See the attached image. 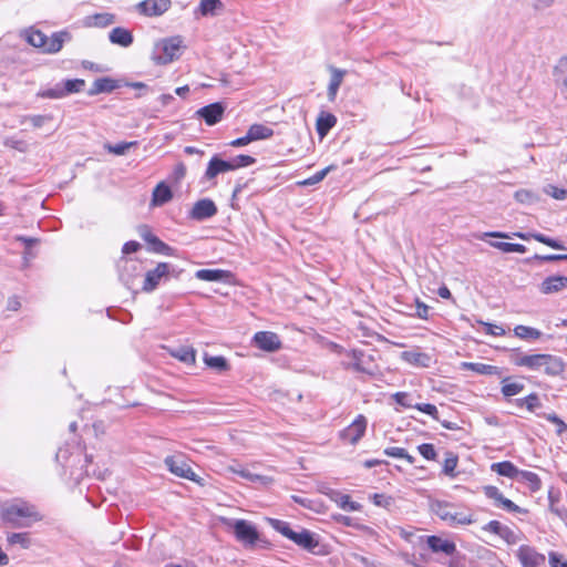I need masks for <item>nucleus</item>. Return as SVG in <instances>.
I'll return each instance as SVG.
<instances>
[{
  "label": "nucleus",
  "instance_id": "1",
  "mask_svg": "<svg viewBox=\"0 0 567 567\" xmlns=\"http://www.w3.org/2000/svg\"><path fill=\"white\" fill-rule=\"evenodd\" d=\"M269 523L275 530L293 542L302 549L315 555L327 554L324 546L320 544L319 539L310 530L305 528H301L298 532L293 530L287 522L275 518H270Z\"/></svg>",
  "mask_w": 567,
  "mask_h": 567
},
{
  "label": "nucleus",
  "instance_id": "2",
  "mask_svg": "<svg viewBox=\"0 0 567 567\" xmlns=\"http://www.w3.org/2000/svg\"><path fill=\"white\" fill-rule=\"evenodd\" d=\"M518 367L528 368L532 371H544L548 375H559L564 371V362L551 354H523L513 360Z\"/></svg>",
  "mask_w": 567,
  "mask_h": 567
},
{
  "label": "nucleus",
  "instance_id": "3",
  "mask_svg": "<svg viewBox=\"0 0 567 567\" xmlns=\"http://www.w3.org/2000/svg\"><path fill=\"white\" fill-rule=\"evenodd\" d=\"M0 515L4 522L18 527L27 526L30 522L40 519L34 506L22 501L3 504Z\"/></svg>",
  "mask_w": 567,
  "mask_h": 567
},
{
  "label": "nucleus",
  "instance_id": "4",
  "mask_svg": "<svg viewBox=\"0 0 567 567\" xmlns=\"http://www.w3.org/2000/svg\"><path fill=\"white\" fill-rule=\"evenodd\" d=\"M432 512L450 526L470 525L474 522L470 512L458 511L454 505L436 501L431 504Z\"/></svg>",
  "mask_w": 567,
  "mask_h": 567
},
{
  "label": "nucleus",
  "instance_id": "5",
  "mask_svg": "<svg viewBox=\"0 0 567 567\" xmlns=\"http://www.w3.org/2000/svg\"><path fill=\"white\" fill-rule=\"evenodd\" d=\"M182 39L173 37L156 43L153 52V61L156 64H167L178 58L182 47Z\"/></svg>",
  "mask_w": 567,
  "mask_h": 567
},
{
  "label": "nucleus",
  "instance_id": "6",
  "mask_svg": "<svg viewBox=\"0 0 567 567\" xmlns=\"http://www.w3.org/2000/svg\"><path fill=\"white\" fill-rule=\"evenodd\" d=\"M226 524L233 528L237 540L247 547H252L259 538L256 527L245 519H227Z\"/></svg>",
  "mask_w": 567,
  "mask_h": 567
},
{
  "label": "nucleus",
  "instance_id": "7",
  "mask_svg": "<svg viewBox=\"0 0 567 567\" xmlns=\"http://www.w3.org/2000/svg\"><path fill=\"white\" fill-rule=\"evenodd\" d=\"M173 272L174 269L169 264L158 262L154 269H151L145 274L142 290L145 292L154 291L161 281H166Z\"/></svg>",
  "mask_w": 567,
  "mask_h": 567
},
{
  "label": "nucleus",
  "instance_id": "8",
  "mask_svg": "<svg viewBox=\"0 0 567 567\" xmlns=\"http://www.w3.org/2000/svg\"><path fill=\"white\" fill-rule=\"evenodd\" d=\"M117 267L120 280L131 289L142 271L141 262L133 258L122 257Z\"/></svg>",
  "mask_w": 567,
  "mask_h": 567
},
{
  "label": "nucleus",
  "instance_id": "9",
  "mask_svg": "<svg viewBox=\"0 0 567 567\" xmlns=\"http://www.w3.org/2000/svg\"><path fill=\"white\" fill-rule=\"evenodd\" d=\"M164 463L167 466V468L169 470V472L173 473L174 475L182 477V478L193 481V482H198L197 475L190 468V466L188 465V463L186 462L184 456H182V455L167 456L164 460Z\"/></svg>",
  "mask_w": 567,
  "mask_h": 567
},
{
  "label": "nucleus",
  "instance_id": "10",
  "mask_svg": "<svg viewBox=\"0 0 567 567\" xmlns=\"http://www.w3.org/2000/svg\"><path fill=\"white\" fill-rule=\"evenodd\" d=\"M367 424L365 416L361 414L358 415L355 420L340 433L341 439L350 444L358 443L365 433Z\"/></svg>",
  "mask_w": 567,
  "mask_h": 567
},
{
  "label": "nucleus",
  "instance_id": "11",
  "mask_svg": "<svg viewBox=\"0 0 567 567\" xmlns=\"http://www.w3.org/2000/svg\"><path fill=\"white\" fill-rule=\"evenodd\" d=\"M517 557L523 567H543L546 560L543 554L527 545H523L518 548Z\"/></svg>",
  "mask_w": 567,
  "mask_h": 567
},
{
  "label": "nucleus",
  "instance_id": "12",
  "mask_svg": "<svg viewBox=\"0 0 567 567\" xmlns=\"http://www.w3.org/2000/svg\"><path fill=\"white\" fill-rule=\"evenodd\" d=\"M254 343L257 348L274 352L281 348V341L279 337L271 331H259L254 336Z\"/></svg>",
  "mask_w": 567,
  "mask_h": 567
},
{
  "label": "nucleus",
  "instance_id": "13",
  "mask_svg": "<svg viewBox=\"0 0 567 567\" xmlns=\"http://www.w3.org/2000/svg\"><path fill=\"white\" fill-rule=\"evenodd\" d=\"M483 529L498 535L509 545H515L520 539L518 533H516L508 526L503 525L498 520H491L483 527Z\"/></svg>",
  "mask_w": 567,
  "mask_h": 567
},
{
  "label": "nucleus",
  "instance_id": "14",
  "mask_svg": "<svg viewBox=\"0 0 567 567\" xmlns=\"http://www.w3.org/2000/svg\"><path fill=\"white\" fill-rule=\"evenodd\" d=\"M171 7V0H144L137 4L138 11L147 17L165 13Z\"/></svg>",
  "mask_w": 567,
  "mask_h": 567
},
{
  "label": "nucleus",
  "instance_id": "15",
  "mask_svg": "<svg viewBox=\"0 0 567 567\" xmlns=\"http://www.w3.org/2000/svg\"><path fill=\"white\" fill-rule=\"evenodd\" d=\"M225 112V106L220 102L212 103L197 111V115L206 122L207 125H215L218 123Z\"/></svg>",
  "mask_w": 567,
  "mask_h": 567
},
{
  "label": "nucleus",
  "instance_id": "16",
  "mask_svg": "<svg viewBox=\"0 0 567 567\" xmlns=\"http://www.w3.org/2000/svg\"><path fill=\"white\" fill-rule=\"evenodd\" d=\"M72 40V34L66 31L54 32L50 38L47 37L43 52L48 54H54L61 51L63 44Z\"/></svg>",
  "mask_w": 567,
  "mask_h": 567
},
{
  "label": "nucleus",
  "instance_id": "17",
  "mask_svg": "<svg viewBox=\"0 0 567 567\" xmlns=\"http://www.w3.org/2000/svg\"><path fill=\"white\" fill-rule=\"evenodd\" d=\"M217 213L215 203L210 199H200L193 206L190 216L196 220H204L213 217Z\"/></svg>",
  "mask_w": 567,
  "mask_h": 567
},
{
  "label": "nucleus",
  "instance_id": "18",
  "mask_svg": "<svg viewBox=\"0 0 567 567\" xmlns=\"http://www.w3.org/2000/svg\"><path fill=\"white\" fill-rule=\"evenodd\" d=\"M426 544L433 553H443L447 556H452L456 551V545L440 536H427Z\"/></svg>",
  "mask_w": 567,
  "mask_h": 567
},
{
  "label": "nucleus",
  "instance_id": "19",
  "mask_svg": "<svg viewBox=\"0 0 567 567\" xmlns=\"http://www.w3.org/2000/svg\"><path fill=\"white\" fill-rule=\"evenodd\" d=\"M565 288H567V277L563 275L549 276L540 285V291L545 295L556 293Z\"/></svg>",
  "mask_w": 567,
  "mask_h": 567
},
{
  "label": "nucleus",
  "instance_id": "20",
  "mask_svg": "<svg viewBox=\"0 0 567 567\" xmlns=\"http://www.w3.org/2000/svg\"><path fill=\"white\" fill-rule=\"evenodd\" d=\"M234 171V164H231V161H224L218 158L217 156H214L205 172V177L207 179L215 178L218 174L226 173Z\"/></svg>",
  "mask_w": 567,
  "mask_h": 567
},
{
  "label": "nucleus",
  "instance_id": "21",
  "mask_svg": "<svg viewBox=\"0 0 567 567\" xmlns=\"http://www.w3.org/2000/svg\"><path fill=\"white\" fill-rule=\"evenodd\" d=\"M328 70L330 72V82L328 85V99H329V101H334L338 90L343 81V78L347 74V71L338 69L332 65H330L328 68Z\"/></svg>",
  "mask_w": 567,
  "mask_h": 567
},
{
  "label": "nucleus",
  "instance_id": "22",
  "mask_svg": "<svg viewBox=\"0 0 567 567\" xmlns=\"http://www.w3.org/2000/svg\"><path fill=\"white\" fill-rule=\"evenodd\" d=\"M114 16L107 12L87 16L82 20L85 28H105L114 23Z\"/></svg>",
  "mask_w": 567,
  "mask_h": 567
},
{
  "label": "nucleus",
  "instance_id": "23",
  "mask_svg": "<svg viewBox=\"0 0 567 567\" xmlns=\"http://www.w3.org/2000/svg\"><path fill=\"white\" fill-rule=\"evenodd\" d=\"M513 236L518 237L523 240H529L530 238H533L542 244L547 245L550 248L559 250L565 249V246L561 243L539 233H514Z\"/></svg>",
  "mask_w": 567,
  "mask_h": 567
},
{
  "label": "nucleus",
  "instance_id": "24",
  "mask_svg": "<svg viewBox=\"0 0 567 567\" xmlns=\"http://www.w3.org/2000/svg\"><path fill=\"white\" fill-rule=\"evenodd\" d=\"M195 277L203 281H227L230 272L223 269H199Z\"/></svg>",
  "mask_w": 567,
  "mask_h": 567
},
{
  "label": "nucleus",
  "instance_id": "25",
  "mask_svg": "<svg viewBox=\"0 0 567 567\" xmlns=\"http://www.w3.org/2000/svg\"><path fill=\"white\" fill-rule=\"evenodd\" d=\"M109 39L113 44H117L123 48H127L133 43L132 33L127 29L121 27L114 28L110 32Z\"/></svg>",
  "mask_w": 567,
  "mask_h": 567
},
{
  "label": "nucleus",
  "instance_id": "26",
  "mask_svg": "<svg viewBox=\"0 0 567 567\" xmlns=\"http://www.w3.org/2000/svg\"><path fill=\"white\" fill-rule=\"evenodd\" d=\"M336 123L337 117L333 114L321 112L316 123L317 133L320 137H324Z\"/></svg>",
  "mask_w": 567,
  "mask_h": 567
},
{
  "label": "nucleus",
  "instance_id": "27",
  "mask_svg": "<svg viewBox=\"0 0 567 567\" xmlns=\"http://www.w3.org/2000/svg\"><path fill=\"white\" fill-rule=\"evenodd\" d=\"M229 471L235 473V474H238L243 478L248 480V481H250L252 483H259L261 485H268L269 483L272 482V480L270 477L252 473L250 470L241 467V466H238V467L230 466Z\"/></svg>",
  "mask_w": 567,
  "mask_h": 567
},
{
  "label": "nucleus",
  "instance_id": "28",
  "mask_svg": "<svg viewBox=\"0 0 567 567\" xmlns=\"http://www.w3.org/2000/svg\"><path fill=\"white\" fill-rule=\"evenodd\" d=\"M116 81L110 78H101L93 82L89 90V95H96L100 93H110L117 87Z\"/></svg>",
  "mask_w": 567,
  "mask_h": 567
},
{
  "label": "nucleus",
  "instance_id": "29",
  "mask_svg": "<svg viewBox=\"0 0 567 567\" xmlns=\"http://www.w3.org/2000/svg\"><path fill=\"white\" fill-rule=\"evenodd\" d=\"M491 470L501 476H505L512 480H517L519 470L508 461L493 463Z\"/></svg>",
  "mask_w": 567,
  "mask_h": 567
},
{
  "label": "nucleus",
  "instance_id": "30",
  "mask_svg": "<svg viewBox=\"0 0 567 567\" xmlns=\"http://www.w3.org/2000/svg\"><path fill=\"white\" fill-rule=\"evenodd\" d=\"M173 197L171 188L164 183H159L153 190L152 204L162 206L169 202Z\"/></svg>",
  "mask_w": 567,
  "mask_h": 567
},
{
  "label": "nucleus",
  "instance_id": "31",
  "mask_svg": "<svg viewBox=\"0 0 567 567\" xmlns=\"http://www.w3.org/2000/svg\"><path fill=\"white\" fill-rule=\"evenodd\" d=\"M402 359L406 361L408 363H411L413 365L417 367H429L431 362V357L423 352H416V351H404L401 354Z\"/></svg>",
  "mask_w": 567,
  "mask_h": 567
},
{
  "label": "nucleus",
  "instance_id": "32",
  "mask_svg": "<svg viewBox=\"0 0 567 567\" xmlns=\"http://www.w3.org/2000/svg\"><path fill=\"white\" fill-rule=\"evenodd\" d=\"M516 481L526 484L532 492H537L542 487L540 478L534 472L519 470Z\"/></svg>",
  "mask_w": 567,
  "mask_h": 567
},
{
  "label": "nucleus",
  "instance_id": "33",
  "mask_svg": "<svg viewBox=\"0 0 567 567\" xmlns=\"http://www.w3.org/2000/svg\"><path fill=\"white\" fill-rule=\"evenodd\" d=\"M248 133L254 142L270 138L274 135V130L264 124H252L248 128Z\"/></svg>",
  "mask_w": 567,
  "mask_h": 567
},
{
  "label": "nucleus",
  "instance_id": "34",
  "mask_svg": "<svg viewBox=\"0 0 567 567\" xmlns=\"http://www.w3.org/2000/svg\"><path fill=\"white\" fill-rule=\"evenodd\" d=\"M224 8V4L220 0H200L198 10L202 16H216Z\"/></svg>",
  "mask_w": 567,
  "mask_h": 567
},
{
  "label": "nucleus",
  "instance_id": "35",
  "mask_svg": "<svg viewBox=\"0 0 567 567\" xmlns=\"http://www.w3.org/2000/svg\"><path fill=\"white\" fill-rule=\"evenodd\" d=\"M25 40L30 45L41 49L43 51L47 35L40 30L30 29L25 31Z\"/></svg>",
  "mask_w": 567,
  "mask_h": 567
},
{
  "label": "nucleus",
  "instance_id": "36",
  "mask_svg": "<svg viewBox=\"0 0 567 567\" xmlns=\"http://www.w3.org/2000/svg\"><path fill=\"white\" fill-rule=\"evenodd\" d=\"M172 355L184 363L193 364L195 362L196 352L192 347H178L172 352Z\"/></svg>",
  "mask_w": 567,
  "mask_h": 567
},
{
  "label": "nucleus",
  "instance_id": "37",
  "mask_svg": "<svg viewBox=\"0 0 567 567\" xmlns=\"http://www.w3.org/2000/svg\"><path fill=\"white\" fill-rule=\"evenodd\" d=\"M463 367L467 370H472L478 374L492 375L497 373V367L478 363V362H464Z\"/></svg>",
  "mask_w": 567,
  "mask_h": 567
},
{
  "label": "nucleus",
  "instance_id": "38",
  "mask_svg": "<svg viewBox=\"0 0 567 567\" xmlns=\"http://www.w3.org/2000/svg\"><path fill=\"white\" fill-rule=\"evenodd\" d=\"M489 245L496 249H499L503 252L524 254L526 251V247L520 244H512V243H505V241H491Z\"/></svg>",
  "mask_w": 567,
  "mask_h": 567
},
{
  "label": "nucleus",
  "instance_id": "39",
  "mask_svg": "<svg viewBox=\"0 0 567 567\" xmlns=\"http://www.w3.org/2000/svg\"><path fill=\"white\" fill-rule=\"evenodd\" d=\"M7 540L9 545H19L21 548L27 549L31 545V539L28 533H12L8 535Z\"/></svg>",
  "mask_w": 567,
  "mask_h": 567
},
{
  "label": "nucleus",
  "instance_id": "40",
  "mask_svg": "<svg viewBox=\"0 0 567 567\" xmlns=\"http://www.w3.org/2000/svg\"><path fill=\"white\" fill-rule=\"evenodd\" d=\"M514 333L516 337L520 339H538L542 336V332L535 328L527 326H516L514 328Z\"/></svg>",
  "mask_w": 567,
  "mask_h": 567
},
{
  "label": "nucleus",
  "instance_id": "41",
  "mask_svg": "<svg viewBox=\"0 0 567 567\" xmlns=\"http://www.w3.org/2000/svg\"><path fill=\"white\" fill-rule=\"evenodd\" d=\"M204 361L209 368L215 369L219 372H223V371H226L229 369V364H228L227 360L221 355H217V357L206 355L204 358Z\"/></svg>",
  "mask_w": 567,
  "mask_h": 567
},
{
  "label": "nucleus",
  "instance_id": "42",
  "mask_svg": "<svg viewBox=\"0 0 567 567\" xmlns=\"http://www.w3.org/2000/svg\"><path fill=\"white\" fill-rule=\"evenodd\" d=\"M62 84L64 95H69L72 93H79L83 90L85 85V81L81 79L66 80Z\"/></svg>",
  "mask_w": 567,
  "mask_h": 567
},
{
  "label": "nucleus",
  "instance_id": "43",
  "mask_svg": "<svg viewBox=\"0 0 567 567\" xmlns=\"http://www.w3.org/2000/svg\"><path fill=\"white\" fill-rule=\"evenodd\" d=\"M151 245L152 251L156 254H163L166 256H172L174 252V249L166 245L164 241H162L158 237L152 238V241L148 244Z\"/></svg>",
  "mask_w": 567,
  "mask_h": 567
},
{
  "label": "nucleus",
  "instance_id": "44",
  "mask_svg": "<svg viewBox=\"0 0 567 567\" xmlns=\"http://www.w3.org/2000/svg\"><path fill=\"white\" fill-rule=\"evenodd\" d=\"M136 142H122L115 145L112 144H105L104 147L107 150L109 153L115 154V155H124L131 147L135 146Z\"/></svg>",
  "mask_w": 567,
  "mask_h": 567
},
{
  "label": "nucleus",
  "instance_id": "45",
  "mask_svg": "<svg viewBox=\"0 0 567 567\" xmlns=\"http://www.w3.org/2000/svg\"><path fill=\"white\" fill-rule=\"evenodd\" d=\"M333 169V166L330 165V166H327L326 168L317 172L315 175H312L311 177L302 181V182H299L298 184L301 185V186H311V185H315V184H318L320 183L321 181H323V178L328 175V173Z\"/></svg>",
  "mask_w": 567,
  "mask_h": 567
},
{
  "label": "nucleus",
  "instance_id": "46",
  "mask_svg": "<svg viewBox=\"0 0 567 567\" xmlns=\"http://www.w3.org/2000/svg\"><path fill=\"white\" fill-rule=\"evenodd\" d=\"M384 454L388 456H391V457L404 458L410 464L414 463V457L409 455V453L402 447H396V446L388 447L384 450Z\"/></svg>",
  "mask_w": 567,
  "mask_h": 567
},
{
  "label": "nucleus",
  "instance_id": "47",
  "mask_svg": "<svg viewBox=\"0 0 567 567\" xmlns=\"http://www.w3.org/2000/svg\"><path fill=\"white\" fill-rule=\"evenodd\" d=\"M52 115H27L23 116L21 123L29 122L35 128L42 127L47 122L52 121Z\"/></svg>",
  "mask_w": 567,
  "mask_h": 567
},
{
  "label": "nucleus",
  "instance_id": "48",
  "mask_svg": "<svg viewBox=\"0 0 567 567\" xmlns=\"http://www.w3.org/2000/svg\"><path fill=\"white\" fill-rule=\"evenodd\" d=\"M523 389H524V385L519 382H508L507 380H504L503 386H502V393L505 396H513V395L520 393L523 391Z\"/></svg>",
  "mask_w": 567,
  "mask_h": 567
},
{
  "label": "nucleus",
  "instance_id": "49",
  "mask_svg": "<svg viewBox=\"0 0 567 567\" xmlns=\"http://www.w3.org/2000/svg\"><path fill=\"white\" fill-rule=\"evenodd\" d=\"M39 96L45 97V99H62L65 95H64V92H63L62 84L59 83V84H56L52 89H49V90L40 92Z\"/></svg>",
  "mask_w": 567,
  "mask_h": 567
},
{
  "label": "nucleus",
  "instance_id": "50",
  "mask_svg": "<svg viewBox=\"0 0 567 567\" xmlns=\"http://www.w3.org/2000/svg\"><path fill=\"white\" fill-rule=\"evenodd\" d=\"M370 499L373 502L374 505L384 508H389L393 504V498L384 494L375 493L370 496Z\"/></svg>",
  "mask_w": 567,
  "mask_h": 567
},
{
  "label": "nucleus",
  "instance_id": "51",
  "mask_svg": "<svg viewBox=\"0 0 567 567\" xmlns=\"http://www.w3.org/2000/svg\"><path fill=\"white\" fill-rule=\"evenodd\" d=\"M483 491L488 498L494 501L495 506H497L504 497L501 491L495 486H484Z\"/></svg>",
  "mask_w": 567,
  "mask_h": 567
},
{
  "label": "nucleus",
  "instance_id": "52",
  "mask_svg": "<svg viewBox=\"0 0 567 567\" xmlns=\"http://www.w3.org/2000/svg\"><path fill=\"white\" fill-rule=\"evenodd\" d=\"M231 164H234V169H237L239 167H245L254 164L256 159L249 155H237L233 158H230Z\"/></svg>",
  "mask_w": 567,
  "mask_h": 567
},
{
  "label": "nucleus",
  "instance_id": "53",
  "mask_svg": "<svg viewBox=\"0 0 567 567\" xmlns=\"http://www.w3.org/2000/svg\"><path fill=\"white\" fill-rule=\"evenodd\" d=\"M413 408L423 412V413H426L429 414L430 416H432L433 419L437 420L439 419V411H437V408L433 404H430V403H416V404H413Z\"/></svg>",
  "mask_w": 567,
  "mask_h": 567
},
{
  "label": "nucleus",
  "instance_id": "54",
  "mask_svg": "<svg viewBox=\"0 0 567 567\" xmlns=\"http://www.w3.org/2000/svg\"><path fill=\"white\" fill-rule=\"evenodd\" d=\"M544 417L547 421H549V422H551V423L557 425V431H556L557 434L560 435V434H563L564 432L567 431L566 423L560 417H558V415H556L555 413L544 414Z\"/></svg>",
  "mask_w": 567,
  "mask_h": 567
},
{
  "label": "nucleus",
  "instance_id": "55",
  "mask_svg": "<svg viewBox=\"0 0 567 567\" xmlns=\"http://www.w3.org/2000/svg\"><path fill=\"white\" fill-rule=\"evenodd\" d=\"M393 400L404 406V408H413L412 400L410 398V394L406 392H396L392 395Z\"/></svg>",
  "mask_w": 567,
  "mask_h": 567
},
{
  "label": "nucleus",
  "instance_id": "56",
  "mask_svg": "<svg viewBox=\"0 0 567 567\" xmlns=\"http://www.w3.org/2000/svg\"><path fill=\"white\" fill-rule=\"evenodd\" d=\"M545 193L549 196H551L553 198L555 199H565L566 198V195H567V190L563 189V188H558L554 185H547L545 187Z\"/></svg>",
  "mask_w": 567,
  "mask_h": 567
},
{
  "label": "nucleus",
  "instance_id": "57",
  "mask_svg": "<svg viewBox=\"0 0 567 567\" xmlns=\"http://www.w3.org/2000/svg\"><path fill=\"white\" fill-rule=\"evenodd\" d=\"M349 365L355 371H367V369L363 367V353L353 351L352 362H350Z\"/></svg>",
  "mask_w": 567,
  "mask_h": 567
},
{
  "label": "nucleus",
  "instance_id": "58",
  "mask_svg": "<svg viewBox=\"0 0 567 567\" xmlns=\"http://www.w3.org/2000/svg\"><path fill=\"white\" fill-rule=\"evenodd\" d=\"M420 454L426 458V460H435L436 457V452H435V449L432 444H421L419 447H417Z\"/></svg>",
  "mask_w": 567,
  "mask_h": 567
},
{
  "label": "nucleus",
  "instance_id": "59",
  "mask_svg": "<svg viewBox=\"0 0 567 567\" xmlns=\"http://www.w3.org/2000/svg\"><path fill=\"white\" fill-rule=\"evenodd\" d=\"M475 237L480 240H485L488 237L489 238L509 239V238H512V235L507 234V233H502V231H486V233H481V234L476 235Z\"/></svg>",
  "mask_w": 567,
  "mask_h": 567
},
{
  "label": "nucleus",
  "instance_id": "60",
  "mask_svg": "<svg viewBox=\"0 0 567 567\" xmlns=\"http://www.w3.org/2000/svg\"><path fill=\"white\" fill-rule=\"evenodd\" d=\"M482 324L485 327V332L492 336H504L505 329L501 326L488 323V322H482Z\"/></svg>",
  "mask_w": 567,
  "mask_h": 567
},
{
  "label": "nucleus",
  "instance_id": "61",
  "mask_svg": "<svg viewBox=\"0 0 567 567\" xmlns=\"http://www.w3.org/2000/svg\"><path fill=\"white\" fill-rule=\"evenodd\" d=\"M339 504H340V507L346 509V511H357L358 507H359L357 503L351 501L349 495H342L340 497V503Z\"/></svg>",
  "mask_w": 567,
  "mask_h": 567
},
{
  "label": "nucleus",
  "instance_id": "62",
  "mask_svg": "<svg viewBox=\"0 0 567 567\" xmlns=\"http://www.w3.org/2000/svg\"><path fill=\"white\" fill-rule=\"evenodd\" d=\"M3 144L7 147L14 148V150H18L20 152H24L25 151V143L22 142V141L16 140L13 137L6 138Z\"/></svg>",
  "mask_w": 567,
  "mask_h": 567
},
{
  "label": "nucleus",
  "instance_id": "63",
  "mask_svg": "<svg viewBox=\"0 0 567 567\" xmlns=\"http://www.w3.org/2000/svg\"><path fill=\"white\" fill-rule=\"evenodd\" d=\"M550 567H567V561L561 560L560 555L555 551L549 553Z\"/></svg>",
  "mask_w": 567,
  "mask_h": 567
},
{
  "label": "nucleus",
  "instance_id": "64",
  "mask_svg": "<svg viewBox=\"0 0 567 567\" xmlns=\"http://www.w3.org/2000/svg\"><path fill=\"white\" fill-rule=\"evenodd\" d=\"M567 73V55L563 56L554 69V75H565Z\"/></svg>",
  "mask_w": 567,
  "mask_h": 567
}]
</instances>
